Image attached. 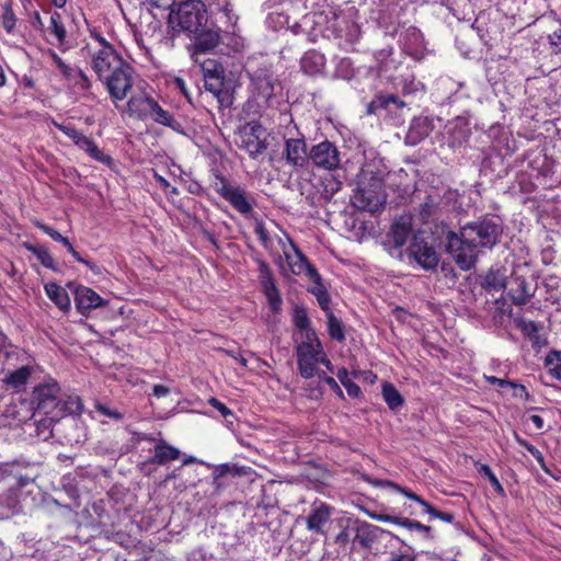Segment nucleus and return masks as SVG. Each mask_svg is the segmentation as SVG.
I'll return each instance as SVG.
<instances>
[{
	"instance_id": "f257e3e1",
	"label": "nucleus",
	"mask_w": 561,
	"mask_h": 561,
	"mask_svg": "<svg viewBox=\"0 0 561 561\" xmlns=\"http://www.w3.org/2000/svg\"><path fill=\"white\" fill-rule=\"evenodd\" d=\"M91 49V68L103 82L116 104L127 98L133 88V68L118 55L113 46Z\"/></svg>"
},
{
	"instance_id": "f03ea898",
	"label": "nucleus",
	"mask_w": 561,
	"mask_h": 561,
	"mask_svg": "<svg viewBox=\"0 0 561 561\" xmlns=\"http://www.w3.org/2000/svg\"><path fill=\"white\" fill-rule=\"evenodd\" d=\"M32 403L34 404V417H38L41 414H50L51 420L80 414L83 408L78 396L62 393L60 386L55 380L36 386L33 390Z\"/></svg>"
},
{
	"instance_id": "7ed1b4c3",
	"label": "nucleus",
	"mask_w": 561,
	"mask_h": 561,
	"mask_svg": "<svg viewBox=\"0 0 561 561\" xmlns=\"http://www.w3.org/2000/svg\"><path fill=\"white\" fill-rule=\"evenodd\" d=\"M207 22V4L202 0H185L170 8L168 23L173 32L199 34Z\"/></svg>"
},
{
	"instance_id": "20e7f679",
	"label": "nucleus",
	"mask_w": 561,
	"mask_h": 561,
	"mask_svg": "<svg viewBox=\"0 0 561 561\" xmlns=\"http://www.w3.org/2000/svg\"><path fill=\"white\" fill-rule=\"evenodd\" d=\"M353 205L362 210L375 213L386 202L383 192V180L379 175L364 172L363 180L352 197Z\"/></svg>"
},
{
	"instance_id": "39448f33",
	"label": "nucleus",
	"mask_w": 561,
	"mask_h": 561,
	"mask_svg": "<svg viewBox=\"0 0 561 561\" xmlns=\"http://www.w3.org/2000/svg\"><path fill=\"white\" fill-rule=\"evenodd\" d=\"M466 242L476 245L480 253L481 249H492L502 234V228L493 219H483L471 222L461 228Z\"/></svg>"
},
{
	"instance_id": "423d86ee",
	"label": "nucleus",
	"mask_w": 561,
	"mask_h": 561,
	"mask_svg": "<svg viewBox=\"0 0 561 561\" xmlns=\"http://www.w3.org/2000/svg\"><path fill=\"white\" fill-rule=\"evenodd\" d=\"M446 250L462 271H469L473 267L479 255L476 245L465 241L461 230L459 234L448 231L446 236Z\"/></svg>"
},
{
	"instance_id": "0eeeda50",
	"label": "nucleus",
	"mask_w": 561,
	"mask_h": 561,
	"mask_svg": "<svg viewBox=\"0 0 561 561\" xmlns=\"http://www.w3.org/2000/svg\"><path fill=\"white\" fill-rule=\"evenodd\" d=\"M283 253L287 267L280 264L279 268L285 277L305 274L308 279H319L318 271L309 263L306 255L291 240H288V245H283Z\"/></svg>"
},
{
	"instance_id": "6e6552de",
	"label": "nucleus",
	"mask_w": 561,
	"mask_h": 561,
	"mask_svg": "<svg viewBox=\"0 0 561 561\" xmlns=\"http://www.w3.org/2000/svg\"><path fill=\"white\" fill-rule=\"evenodd\" d=\"M247 73L251 81V89L257 100L267 103L274 95L278 80L274 76L270 65H261L256 68H247Z\"/></svg>"
},
{
	"instance_id": "1a4fd4ad",
	"label": "nucleus",
	"mask_w": 561,
	"mask_h": 561,
	"mask_svg": "<svg viewBox=\"0 0 561 561\" xmlns=\"http://www.w3.org/2000/svg\"><path fill=\"white\" fill-rule=\"evenodd\" d=\"M214 190L227 201L237 211L249 215L253 210V203L241 186L231 185L225 176L215 174Z\"/></svg>"
},
{
	"instance_id": "9d476101",
	"label": "nucleus",
	"mask_w": 561,
	"mask_h": 561,
	"mask_svg": "<svg viewBox=\"0 0 561 561\" xmlns=\"http://www.w3.org/2000/svg\"><path fill=\"white\" fill-rule=\"evenodd\" d=\"M309 160H311L316 167L329 171L335 170L341 163L340 151L336 146L329 140L312 146L309 151Z\"/></svg>"
},
{
	"instance_id": "9b49d317",
	"label": "nucleus",
	"mask_w": 561,
	"mask_h": 561,
	"mask_svg": "<svg viewBox=\"0 0 561 561\" xmlns=\"http://www.w3.org/2000/svg\"><path fill=\"white\" fill-rule=\"evenodd\" d=\"M311 345H298L297 353V365L301 377L310 379L317 374V364H319L321 355L323 354L322 344Z\"/></svg>"
},
{
	"instance_id": "f8f14e48",
	"label": "nucleus",
	"mask_w": 561,
	"mask_h": 561,
	"mask_svg": "<svg viewBox=\"0 0 561 561\" xmlns=\"http://www.w3.org/2000/svg\"><path fill=\"white\" fill-rule=\"evenodd\" d=\"M347 531L352 533V542L358 543L362 548L369 549L378 539L382 529L358 518H347Z\"/></svg>"
},
{
	"instance_id": "ddd939ff",
	"label": "nucleus",
	"mask_w": 561,
	"mask_h": 561,
	"mask_svg": "<svg viewBox=\"0 0 561 561\" xmlns=\"http://www.w3.org/2000/svg\"><path fill=\"white\" fill-rule=\"evenodd\" d=\"M522 267L515 268L507 280L508 295L516 306L526 305L536 293V286L527 282L524 275L519 274Z\"/></svg>"
},
{
	"instance_id": "4468645a",
	"label": "nucleus",
	"mask_w": 561,
	"mask_h": 561,
	"mask_svg": "<svg viewBox=\"0 0 561 561\" xmlns=\"http://www.w3.org/2000/svg\"><path fill=\"white\" fill-rule=\"evenodd\" d=\"M283 156L295 168H304L309 161V152L304 138H286Z\"/></svg>"
},
{
	"instance_id": "2eb2a0df",
	"label": "nucleus",
	"mask_w": 561,
	"mask_h": 561,
	"mask_svg": "<svg viewBox=\"0 0 561 561\" xmlns=\"http://www.w3.org/2000/svg\"><path fill=\"white\" fill-rule=\"evenodd\" d=\"M409 256L426 271L435 270L438 265V256L434 248L417 238L409 249Z\"/></svg>"
},
{
	"instance_id": "dca6fc26",
	"label": "nucleus",
	"mask_w": 561,
	"mask_h": 561,
	"mask_svg": "<svg viewBox=\"0 0 561 561\" xmlns=\"http://www.w3.org/2000/svg\"><path fill=\"white\" fill-rule=\"evenodd\" d=\"M215 76H206L204 87L210 92L222 107H229L232 104V95L225 84V69L215 70Z\"/></svg>"
},
{
	"instance_id": "f3484780",
	"label": "nucleus",
	"mask_w": 561,
	"mask_h": 561,
	"mask_svg": "<svg viewBox=\"0 0 561 561\" xmlns=\"http://www.w3.org/2000/svg\"><path fill=\"white\" fill-rule=\"evenodd\" d=\"M75 302L78 311L82 314L101 307L104 300L91 288L79 285L75 289Z\"/></svg>"
},
{
	"instance_id": "a211bd4d",
	"label": "nucleus",
	"mask_w": 561,
	"mask_h": 561,
	"mask_svg": "<svg viewBox=\"0 0 561 561\" xmlns=\"http://www.w3.org/2000/svg\"><path fill=\"white\" fill-rule=\"evenodd\" d=\"M257 129H260L259 125H251L250 130L245 129L241 135L239 144V148L244 149L252 159H256L267 149L265 140L260 139L256 135Z\"/></svg>"
},
{
	"instance_id": "6ab92c4d",
	"label": "nucleus",
	"mask_w": 561,
	"mask_h": 561,
	"mask_svg": "<svg viewBox=\"0 0 561 561\" xmlns=\"http://www.w3.org/2000/svg\"><path fill=\"white\" fill-rule=\"evenodd\" d=\"M433 130V123L426 116H417L411 121L409 130L405 135V144L415 146L424 140Z\"/></svg>"
},
{
	"instance_id": "aec40b11",
	"label": "nucleus",
	"mask_w": 561,
	"mask_h": 561,
	"mask_svg": "<svg viewBox=\"0 0 561 561\" xmlns=\"http://www.w3.org/2000/svg\"><path fill=\"white\" fill-rule=\"evenodd\" d=\"M407 106V103L402 101L396 94L378 93L367 105L368 114H377L381 110H386L391 113L393 110H401Z\"/></svg>"
},
{
	"instance_id": "412c9836",
	"label": "nucleus",
	"mask_w": 561,
	"mask_h": 561,
	"mask_svg": "<svg viewBox=\"0 0 561 561\" xmlns=\"http://www.w3.org/2000/svg\"><path fill=\"white\" fill-rule=\"evenodd\" d=\"M325 64L324 55L314 49L306 51L300 59L302 72L311 77L322 75L325 69Z\"/></svg>"
},
{
	"instance_id": "4be33fe9",
	"label": "nucleus",
	"mask_w": 561,
	"mask_h": 561,
	"mask_svg": "<svg viewBox=\"0 0 561 561\" xmlns=\"http://www.w3.org/2000/svg\"><path fill=\"white\" fill-rule=\"evenodd\" d=\"M331 513L332 508L324 503L313 506L306 519L308 530L323 534V526L329 520Z\"/></svg>"
},
{
	"instance_id": "5701e85b",
	"label": "nucleus",
	"mask_w": 561,
	"mask_h": 561,
	"mask_svg": "<svg viewBox=\"0 0 561 561\" xmlns=\"http://www.w3.org/2000/svg\"><path fill=\"white\" fill-rule=\"evenodd\" d=\"M412 219L409 216H401L391 226L390 237L396 248L404 245L410 238Z\"/></svg>"
},
{
	"instance_id": "b1692460",
	"label": "nucleus",
	"mask_w": 561,
	"mask_h": 561,
	"mask_svg": "<svg viewBox=\"0 0 561 561\" xmlns=\"http://www.w3.org/2000/svg\"><path fill=\"white\" fill-rule=\"evenodd\" d=\"M156 100L145 95H134L127 102V113L140 119L148 118Z\"/></svg>"
},
{
	"instance_id": "393cba45",
	"label": "nucleus",
	"mask_w": 561,
	"mask_h": 561,
	"mask_svg": "<svg viewBox=\"0 0 561 561\" xmlns=\"http://www.w3.org/2000/svg\"><path fill=\"white\" fill-rule=\"evenodd\" d=\"M148 118L160 125L167 126L179 134H184L183 125L171 112L163 110L157 101L154 102Z\"/></svg>"
},
{
	"instance_id": "a878e982",
	"label": "nucleus",
	"mask_w": 561,
	"mask_h": 561,
	"mask_svg": "<svg viewBox=\"0 0 561 561\" xmlns=\"http://www.w3.org/2000/svg\"><path fill=\"white\" fill-rule=\"evenodd\" d=\"M180 455L181 453L176 447L171 446L165 440L161 439L154 446L153 456L147 462L162 466L169 461L179 459Z\"/></svg>"
},
{
	"instance_id": "bb28decb",
	"label": "nucleus",
	"mask_w": 561,
	"mask_h": 561,
	"mask_svg": "<svg viewBox=\"0 0 561 561\" xmlns=\"http://www.w3.org/2000/svg\"><path fill=\"white\" fill-rule=\"evenodd\" d=\"M196 38L194 49L196 53H207L215 49L220 43V35L218 31L206 30L199 34H193Z\"/></svg>"
},
{
	"instance_id": "cd10ccee",
	"label": "nucleus",
	"mask_w": 561,
	"mask_h": 561,
	"mask_svg": "<svg viewBox=\"0 0 561 561\" xmlns=\"http://www.w3.org/2000/svg\"><path fill=\"white\" fill-rule=\"evenodd\" d=\"M45 291L48 298L64 312H68L71 307L70 297L67 291L56 283L45 285Z\"/></svg>"
},
{
	"instance_id": "c85d7f7f",
	"label": "nucleus",
	"mask_w": 561,
	"mask_h": 561,
	"mask_svg": "<svg viewBox=\"0 0 561 561\" xmlns=\"http://www.w3.org/2000/svg\"><path fill=\"white\" fill-rule=\"evenodd\" d=\"M18 492L13 488L0 494V519H5L14 515L18 512Z\"/></svg>"
},
{
	"instance_id": "c756f323",
	"label": "nucleus",
	"mask_w": 561,
	"mask_h": 561,
	"mask_svg": "<svg viewBox=\"0 0 561 561\" xmlns=\"http://www.w3.org/2000/svg\"><path fill=\"white\" fill-rule=\"evenodd\" d=\"M48 30L55 37L54 44L58 47H64L67 43V31L59 12L55 11L51 13Z\"/></svg>"
},
{
	"instance_id": "7c9ffc66",
	"label": "nucleus",
	"mask_w": 561,
	"mask_h": 561,
	"mask_svg": "<svg viewBox=\"0 0 561 561\" xmlns=\"http://www.w3.org/2000/svg\"><path fill=\"white\" fill-rule=\"evenodd\" d=\"M54 126L64 133L68 138H70L73 144L81 150L85 151L90 142L93 140L90 137H87L78 129H76L71 125L59 124L57 122H53Z\"/></svg>"
},
{
	"instance_id": "2f4dec72",
	"label": "nucleus",
	"mask_w": 561,
	"mask_h": 561,
	"mask_svg": "<svg viewBox=\"0 0 561 561\" xmlns=\"http://www.w3.org/2000/svg\"><path fill=\"white\" fill-rule=\"evenodd\" d=\"M516 327L527 336L534 345L540 344L539 327L536 322L527 320L524 317L514 318Z\"/></svg>"
},
{
	"instance_id": "473e14b6",
	"label": "nucleus",
	"mask_w": 561,
	"mask_h": 561,
	"mask_svg": "<svg viewBox=\"0 0 561 561\" xmlns=\"http://www.w3.org/2000/svg\"><path fill=\"white\" fill-rule=\"evenodd\" d=\"M32 375V368L28 366H22L14 371H10L5 378L4 382L14 389H21L24 387Z\"/></svg>"
},
{
	"instance_id": "72a5a7b5",
	"label": "nucleus",
	"mask_w": 561,
	"mask_h": 561,
	"mask_svg": "<svg viewBox=\"0 0 561 561\" xmlns=\"http://www.w3.org/2000/svg\"><path fill=\"white\" fill-rule=\"evenodd\" d=\"M382 398L387 405L394 410L403 404V398L392 383L385 382L382 385Z\"/></svg>"
},
{
	"instance_id": "f704fd0d",
	"label": "nucleus",
	"mask_w": 561,
	"mask_h": 561,
	"mask_svg": "<svg viewBox=\"0 0 561 561\" xmlns=\"http://www.w3.org/2000/svg\"><path fill=\"white\" fill-rule=\"evenodd\" d=\"M16 16L13 12L12 1H5L1 4V25L8 32L12 33L15 28Z\"/></svg>"
},
{
	"instance_id": "c9c22d12",
	"label": "nucleus",
	"mask_w": 561,
	"mask_h": 561,
	"mask_svg": "<svg viewBox=\"0 0 561 561\" xmlns=\"http://www.w3.org/2000/svg\"><path fill=\"white\" fill-rule=\"evenodd\" d=\"M26 249L34 254L37 260L47 268L56 270L55 260L50 255L47 248L42 245L26 244Z\"/></svg>"
},
{
	"instance_id": "e433bc0d",
	"label": "nucleus",
	"mask_w": 561,
	"mask_h": 561,
	"mask_svg": "<svg viewBox=\"0 0 561 561\" xmlns=\"http://www.w3.org/2000/svg\"><path fill=\"white\" fill-rule=\"evenodd\" d=\"M484 286L494 290H501L507 286L506 275L501 270L490 271L484 278Z\"/></svg>"
},
{
	"instance_id": "4c0bfd02",
	"label": "nucleus",
	"mask_w": 561,
	"mask_h": 561,
	"mask_svg": "<svg viewBox=\"0 0 561 561\" xmlns=\"http://www.w3.org/2000/svg\"><path fill=\"white\" fill-rule=\"evenodd\" d=\"M309 280L313 283V287L311 288V293L317 297V300H318L320 307L323 310H328L329 309L330 297H329V294H328V291L325 289V286L322 284L321 276L319 275V279H309Z\"/></svg>"
},
{
	"instance_id": "58836bf2",
	"label": "nucleus",
	"mask_w": 561,
	"mask_h": 561,
	"mask_svg": "<svg viewBox=\"0 0 561 561\" xmlns=\"http://www.w3.org/2000/svg\"><path fill=\"white\" fill-rule=\"evenodd\" d=\"M328 331L330 336L335 341L341 342L345 339L342 321L331 311L328 312Z\"/></svg>"
},
{
	"instance_id": "ea45409f",
	"label": "nucleus",
	"mask_w": 561,
	"mask_h": 561,
	"mask_svg": "<svg viewBox=\"0 0 561 561\" xmlns=\"http://www.w3.org/2000/svg\"><path fill=\"white\" fill-rule=\"evenodd\" d=\"M545 367L556 378L561 379V352H549L545 358Z\"/></svg>"
},
{
	"instance_id": "a19ab883",
	"label": "nucleus",
	"mask_w": 561,
	"mask_h": 561,
	"mask_svg": "<svg viewBox=\"0 0 561 561\" xmlns=\"http://www.w3.org/2000/svg\"><path fill=\"white\" fill-rule=\"evenodd\" d=\"M439 208V202L437 198L428 195L424 203L421 205L420 215L423 221L428 220L432 216H434Z\"/></svg>"
},
{
	"instance_id": "79ce46f5",
	"label": "nucleus",
	"mask_w": 561,
	"mask_h": 561,
	"mask_svg": "<svg viewBox=\"0 0 561 561\" xmlns=\"http://www.w3.org/2000/svg\"><path fill=\"white\" fill-rule=\"evenodd\" d=\"M263 289L272 310L277 311L282 305V297L276 284H270L268 286L263 287Z\"/></svg>"
},
{
	"instance_id": "37998d69",
	"label": "nucleus",
	"mask_w": 561,
	"mask_h": 561,
	"mask_svg": "<svg viewBox=\"0 0 561 561\" xmlns=\"http://www.w3.org/2000/svg\"><path fill=\"white\" fill-rule=\"evenodd\" d=\"M346 26H348V20L334 14L333 19L328 21L327 28L332 30L335 38H343Z\"/></svg>"
},
{
	"instance_id": "c03bdc74",
	"label": "nucleus",
	"mask_w": 561,
	"mask_h": 561,
	"mask_svg": "<svg viewBox=\"0 0 561 561\" xmlns=\"http://www.w3.org/2000/svg\"><path fill=\"white\" fill-rule=\"evenodd\" d=\"M50 56H51V59L55 64V66L58 68V70L60 71V73L64 76V78L68 81L72 80L76 72H77V68H72L70 66H68L56 53L51 51L50 53Z\"/></svg>"
},
{
	"instance_id": "a18cd8bd",
	"label": "nucleus",
	"mask_w": 561,
	"mask_h": 561,
	"mask_svg": "<svg viewBox=\"0 0 561 561\" xmlns=\"http://www.w3.org/2000/svg\"><path fill=\"white\" fill-rule=\"evenodd\" d=\"M209 7H215L216 10L221 11L229 22H234L237 20L233 14L232 5L229 0H206Z\"/></svg>"
},
{
	"instance_id": "49530a36",
	"label": "nucleus",
	"mask_w": 561,
	"mask_h": 561,
	"mask_svg": "<svg viewBox=\"0 0 561 561\" xmlns=\"http://www.w3.org/2000/svg\"><path fill=\"white\" fill-rule=\"evenodd\" d=\"M85 152L95 161L110 165L112 163V158L103 152L98 145L92 140Z\"/></svg>"
},
{
	"instance_id": "de8ad7c7",
	"label": "nucleus",
	"mask_w": 561,
	"mask_h": 561,
	"mask_svg": "<svg viewBox=\"0 0 561 561\" xmlns=\"http://www.w3.org/2000/svg\"><path fill=\"white\" fill-rule=\"evenodd\" d=\"M69 82L73 83L78 89L83 90V91L89 90L92 85L90 78L80 68H77V72H76L73 79L70 80Z\"/></svg>"
},
{
	"instance_id": "09e8293b",
	"label": "nucleus",
	"mask_w": 561,
	"mask_h": 561,
	"mask_svg": "<svg viewBox=\"0 0 561 561\" xmlns=\"http://www.w3.org/2000/svg\"><path fill=\"white\" fill-rule=\"evenodd\" d=\"M259 272H260V278H261V283H262L263 287L275 283L274 278H273V273H272L270 266L267 265V263H265L262 260L259 261Z\"/></svg>"
},
{
	"instance_id": "8fccbe9b",
	"label": "nucleus",
	"mask_w": 561,
	"mask_h": 561,
	"mask_svg": "<svg viewBox=\"0 0 561 561\" xmlns=\"http://www.w3.org/2000/svg\"><path fill=\"white\" fill-rule=\"evenodd\" d=\"M39 417L35 420L37 431L39 434H44V431H47L48 434H50V428L54 423L58 422L59 420H51L50 414H41Z\"/></svg>"
},
{
	"instance_id": "3c124183",
	"label": "nucleus",
	"mask_w": 561,
	"mask_h": 561,
	"mask_svg": "<svg viewBox=\"0 0 561 561\" xmlns=\"http://www.w3.org/2000/svg\"><path fill=\"white\" fill-rule=\"evenodd\" d=\"M550 50L552 55L559 56L561 59V30L554 31L548 36Z\"/></svg>"
},
{
	"instance_id": "603ef678",
	"label": "nucleus",
	"mask_w": 561,
	"mask_h": 561,
	"mask_svg": "<svg viewBox=\"0 0 561 561\" xmlns=\"http://www.w3.org/2000/svg\"><path fill=\"white\" fill-rule=\"evenodd\" d=\"M254 232L265 249L270 248L271 238L267 229L262 221H256L254 226Z\"/></svg>"
},
{
	"instance_id": "864d4df0",
	"label": "nucleus",
	"mask_w": 561,
	"mask_h": 561,
	"mask_svg": "<svg viewBox=\"0 0 561 561\" xmlns=\"http://www.w3.org/2000/svg\"><path fill=\"white\" fill-rule=\"evenodd\" d=\"M208 403L213 408H215L228 422L232 423V421H230L229 417L233 419L234 414L226 404H224L216 398H210L208 400Z\"/></svg>"
},
{
	"instance_id": "5fc2aeb1",
	"label": "nucleus",
	"mask_w": 561,
	"mask_h": 561,
	"mask_svg": "<svg viewBox=\"0 0 561 561\" xmlns=\"http://www.w3.org/2000/svg\"><path fill=\"white\" fill-rule=\"evenodd\" d=\"M316 376L324 381L340 398H344V393L333 377L328 376L324 371H317Z\"/></svg>"
},
{
	"instance_id": "6e6d98bb",
	"label": "nucleus",
	"mask_w": 561,
	"mask_h": 561,
	"mask_svg": "<svg viewBox=\"0 0 561 561\" xmlns=\"http://www.w3.org/2000/svg\"><path fill=\"white\" fill-rule=\"evenodd\" d=\"M294 323L300 331L310 327V320L305 309L295 310Z\"/></svg>"
},
{
	"instance_id": "4d7b16f0",
	"label": "nucleus",
	"mask_w": 561,
	"mask_h": 561,
	"mask_svg": "<svg viewBox=\"0 0 561 561\" xmlns=\"http://www.w3.org/2000/svg\"><path fill=\"white\" fill-rule=\"evenodd\" d=\"M488 381L492 385H499L500 387H506V386H510V387H513L516 389L515 391V394H520V393H526V388L524 386H518V385H515L514 382L510 381V380H505V379H500L497 377H489L488 378Z\"/></svg>"
},
{
	"instance_id": "13d9d810",
	"label": "nucleus",
	"mask_w": 561,
	"mask_h": 561,
	"mask_svg": "<svg viewBox=\"0 0 561 561\" xmlns=\"http://www.w3.org/2000/svg\"><path fill=\"white\" fill-rule=\"evenodd\" d=\"M35 226L41 229L44 233H46L47 236H49L54 241L56 242H59L61 243L62 241H65V238L61 233H59L57 230H55L54 228L41 222V221H36L35 222Z\"/></svg>"
},
{
	"instance_id": "bf43d9fd",
	"label": "nucleus",
	"mask_w": 561,
	"mask_h": 561,
	"mask_svg": "<svg viewBox=\"0 0 561 561\" xmlns=\"http://www.w3.org/2000/svg\"><path fill=\"white\" fill-rule=\"evenodd\" d=\"M425 513L430 514L431 517L438 518V519H440V520H443L445 523H453L454 519H455L454 514L447 513V512H440V511L436 510L432 505L426 506V512Z\"/></svg>"
},
{
	"instance_id": "052dcab7",
	"label": "nucleus",
	"mask_w": 561,
	"mask_h": 561,
	"mask_svg": "<svg viewBox=\"0 0 561 561\" xmlns=\"http://www.w3.org/2000/svg\"><path fill=\"white\" fill-rule=\"evenodd\" d=\"M301 332L304 334V340L299 345H311V346L316 347L314 344H321V342L319 341V339L317 336L316 331L311 327L301 330Z\"/></svg>"
},
{
	"instance_id": "680f3d73",
	"label": "nucleus",
	"mask_w": 561,
	"mask_h": 561,
	"mask_svg": "<svg viewBox=\"0 0 561 561\" xmlns=\"http://www.w3.org/2000/svg\"><path fill=\"white\" fill-rule=\"evenodd\" d=\"M360 34L358 25L348 21V26L345 28L344 37L347 42H355Z\"/></svg>"
},
{
	"instance_id": "e2e57ef3",
	"label": "nucleus",
	"mask_w": 561,
	"mask_h": 561,
	"mask_svg": "<svg viewBox=\"0 0 561 561\" xmlns=\"http://www.w3.org/2000/svg\"><path fill=\"white\" fill-rule=\"evenodd\" d=\"M409 530H416L424 534L425 538L432 539V528L430 526L423 525L417 520L411 519Z\"/></svg>"
},
{
	"instance_id": "0e129e2a",
	"label": "nucleus",
	"mask_w": 561,
	"mask_h": 561,
	"mask_svg": "<svg viewBox=\"0 0 561 561\" xmlns=\"http://www.w3.org/2000/svg\"><path fill=\"white\" fill-rule=\"evenodd\" d=\"M203 73L204 78L206 76H215V70L217 69H224V67L220 64L215 62L214 60H207L203 64Z\"/></svg>"
},
{
	"instance_id": "69168bd1",
	"label": "nucleus",
	"mask_w": 561,
	"mask_h": 561,
	"mask_svg": "<svg viewBox=\"0 0 561 561\" xmlns=\"http://www.w3.org/2000/svg\"><path fill=\"white\" fill-rule=\"evenodd\" d=\"M482 470L483 472L486 474V477L489 478L491 484L494 486V489L497 491V492H503V486L502 484L500 483L499 479L495 477V474L492 472V470L490 469L489 466H483L482 467Z\"/></svg>"
},
{
	"instance_id": "338daca9",
	"label": "nucleus",
	"mask_w": 561,
	"mask_h": 561,
	"mask_svg": "<svg viewBox=\"0 0 561 561\" xmlns=\"http://www.w3.org/2000/svg\"><path fill=\"white\" fill-rule=\"evenodd\" d=\"M343 386L346 389L347 394L352 398H358L362 393L359 386L355 383L352 379L346 380V382H344Z\"/></svg>"
},
{
	"instance_id": "774afa93",
	"label": "nucleus",
	"mask_w": 561,
	"mask_h": 561,
	"mask_svg": "<svg viewBox=\"0 0 561 561\" xmlns=\"http://www.w3.org/2000/svg\"><path fill=\"white\" fill-rule=\"evenodd\" d=\"M405 36L408 38H410L411 41H413V43L416 45V48L422 46V43H423L422 34L415 27L409 28L407 31Z\"/></svg>"
}]
</instances>
